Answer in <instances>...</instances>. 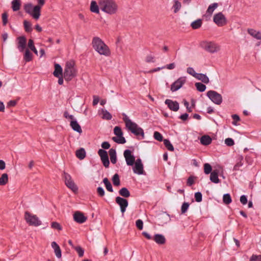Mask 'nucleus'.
Masks as SVG:
<instances>
[{"label":"nucleus","instance_id":"54","mask_svg":"<svg viewBox=\"0 0 261 261\" xmlns=\"http://www.w3.org/2000/svg\"><path fill=\"white\" fill-rule=\"evenodd\" d=\"M195 201L197 202H200L202 200V195L201 192H197L194 195Z\"/></svg>","mask_w":261,"mask_h":261},{"label":"nucleus","instance_id":"46","mask_svg":"<svg viewBox=\"0 0 261 261\" xmlns=\"http://www.w3.org/2000/svg\"><path fill=\"white\" fill-rule=\"evenodd\" d=\"M204 172L205 174H208L212 172V167L208 163H205L204 164Z\"/></svg>","mask_w":261,"mask_h":261},{"label":"nucleus","instance_id":"19","mask_svg":"<svg viewBox=\"0 0 261 261\" xmlns=\"http://www.w3.org/2000/svg\"><path fill=\"white\" fill-rule=\"evenodd\" d=\"M17 47L20 52H23L26 47L27 39L24 36L17 38Z\"/></svg>","mask_w":261,"mask_h":261},{"label":"nucleus","instance_id":"25","mask_svg":"<svg viewBox=\"0 0 261 261\" xmlns=\"http://www.w3.org/2000/svg\"><path fill=\"white\" fill-rule=\"evenodd\" d=\"M247 32L253 38L257 40H261V32L253 29H248Z\"/></svg>","mask_w":261,"mask_h":261},{"label":"nucleus","instance_id":"53","mask_svg":"<svg viewBox=\"0 0 261 261\" xmlns=\"http://www.w3.org/2000/svg\"><path fill=\"white\" fill-rule=\"evenodd\" d=\"M231 117L233 119L232 124L235 126L238 125L237 122L240 121V118L239 116L237 114H233L231 115Z\"/></svg>","mask_w":261,"mask_h":261},{"label":"nucleus","instance_id":"62","mask_svg":"<svg viewBox=\"0 0 261 261\" xmlns=\"http://www.w3.org/2000/svg\"><path fill=\"white\" fill-rule=\"evenodd\" d=\"M97 193L100 197H103L105 194V191L103 188L101 187H98L97 188Z\"/></svg>","mask_w":261,"mask_h":261},{"label":"nucleus","instance_id":"9","mask_svg":"<svg viewBox=\"0 0 261 261\" xmlns=\"http://www.w3.org/2000/svg\"><path fill=\"white\" fill-rule=\"evenodd\" d=\"M213 21L218 27L224 26L227 23V18L222 12H218L214 15Z\"/></svg>","mask_w":261,"mask_h":261},{"label":"nucleus","instance_id":"35","mask_svg":"<svg viewBox=\"0 0 261 261\" xmlns=\"http://www.w3.org/2000/svg\"><path fill=\"white\" fill-rule=\"evenodd\" d=\"M119 194L124 198H128L130 196V194L129 190L125 187L122 188L119 191Z\"/></svg>","mask_w":261,"mask_h":261},{"label":"nucleus","instance_id":"7","mask_svg":"<svg viewBox=\"0 0 261 261\" xmlns=\"http://www.w3.org/2000/svg\"><path fill=\"white\" fill-rule=\"evenodd\" d=\"M206 96L215 104L220 105L222 102V96L217 91L214 90H210L207 92Z\"/></svg>","mask_w":261,"mask_h":261},{"label":"nucleus","instance_id":"16","mask_svg":"<svg viewBox=\"0 0 261 261\" xmlns=\"http://www.w3.org/2000/svg\"><path fill=\"white\" fill-rule=\"evenodd\" d=\"M159 225H163L170 220V215L166 212L159 214L156 218Z\"/></svg>","mask_w":261,"mask_h":261},{"label":"nucleus","instance_id":"11","mask_svg":"<svg viewBox=\"0 0 261 261\" xmlns=\"http://www.w3.org/2000/svg\"><path fill=\"white\" fill-rule=\"evenodd\" d=\"M186 82L185 76H181L173 82L170 87L172 92H175L181 88Z\"/></svg>","mask_w":261,"mask_h":261},{"label":"nucleus","instance_id":"41","mask_svg":"<svg viewBox=\"0 0 261 261\" xmlns=\"http://www.w3.org/2000/svg\"><path fill=\"white\" fill-rule=\"evenodd\" d=\"M164 145L167 148V149L170 151H173L174 150V147L173 145L171 144L169 140L168 139H164L163 140Z\"/></svg>","mask_w":261,"mask_h":261},{"label":"nucleus","instance_id":"57","mask_svg":"<svg viewBox=\"0 0 261 261\" xmlns=\"http://www.w3.org/2000/svg\"><path fill=\"white\" fill-rule=\"evenodd\" d=\"M136 226L139 230H142L143 228V222L141 219H138L136 221Z\"/></svg>","mask_w":261,"mask_h":261},{"label":"nucleus","instance_id":"63","mask_svg":"<svg viewBox=\"0 0 261 261\" xmlns=\"http://www.w3.org/2000/svg\"><path fill=\"white\" fill-rule=\"evenodd\" d=\"M187 71L189 74H190V75H192L193 76H194L195 77V76H196V75L198 74L197 73H196L194 69L192 67H189L187 68Z\"/></svg>","mask_w":261,"mask_h":261},{"label":"nucleus","instance_id":"22","mask_svg":"<svg viewBox=\"0 0 261 261\" xmlns=\"http://www.w3.org/2000/svg\"><path fill=\"white\" fill-rule=\"evenodd\" d=\"M100 9L99 1L98 2V3L95 1L91 2L90 10L92 12L96 14H99Z\"/></svg>","mask_w":261,"mask_h":261},{"label":"nucleus","instance_id":"2","mask_svg":"<svg viewBox=\"0 0 261 261\" xmlns=\"http://www.w3.org/2000/svg\"><path fill=\"white\" fill-rule=\"evenodd\" d=\"M123 120L125 123L126 127L132 134L137 137L141 136V139L144 138V130L134 122H133L128 116L125 114L122 113Z\"/></svg>","mask_w":261,"mask_h":261},{"label":"nucleus","instance_id":"10","mask_svg":"<svg viewBox=\"0 0 261 261\" xmlns=\"http://www.w3.org/2000/svg\"><path fill=\"white\" fill-rule=\"evenodd\" d=\"M133 172L138 175H146V173L143 169V164L140 159H137L133 165Z\"/></svg>","mask_w":261,"mask_h":261},{"label":"nucleus","instance_id":"36","mask_svg":"<svg viewBox=\"0 0 261 261\" xmlns=\"http://www.w3.org/2000/svg\"><path fill=\"white\" fill-rule=\"evenodd\" d=\"M102 182L105 184L106 189L109 192H113V189L112 187V185L108 178L105 177V178H103Z\"/></svg>","mask_w":261,"mask_h":261},{"label":"nucleus","instance_id":"21","mask_svg":"<svg viewBox=\"0 0 261 261\" xmlns=\"http://www.w3.org/2000/svg\"><path fill=\"white\" fill-rule=\"evenodd\" d=\"M70 125L74 131L79 134L82 133V128L76 119L71 120Z\"/></svg>","mask_w":261,"mask_h":261},{"label":"nucleus","instance_id":"55","mask_svg":"<svg viewBox=\"0 0 261 261\" xmlns=\"http://www.w3.org/2000/svg\"><path fill=\"white\" fill-rule=\"evenodd\" d=\"M23 24L26 32H30L32 31V29L31 28V24L30 22L27 20H24L23 22Z\"/></svg>","mask_w":261,"mask_h":261},{"label":"nucleus","instance_id":"28","mask_svg":"<svg viewBox=\"0 0 261 261\" xmlns=\"http://www.w3.org/2000/svg\"><path fill=\"white\" fill-rule=\"evenodd\" d=\"M109 152L111 163L113 164H116L117 162V153L116 149L114 148H111L109 150Z\"/></svg>","mask_w":261,"mask_h":261},{"label":"nucleus","instance_id":"43","mask_svg":"<svg viewBox=\"0 0 261 261\" xmlns=\"http://www.w3.org/2000/svg\"><path fill=\"white\" fill-rule=\"evenodd\" d=\"M102 119H106L107 120H110L112 119V116L111 114V113L110 112H109L107 110L102 109Z\"/></svg>","mask_w":261,"mask_h":261},{"label":"nucleus","instance_id":"13","mask_svg":"<svg viewBox=\"0 0 261 261\" xmlns=\"http://www.w3.org/2000/svg\"><path fill=\"white\" fill-rule=\"evenodd\" d=\"M123 155L127 165L133 166L136 162V160L132 151L129 149H126L124 151Z\"/></svg>","mask_w":261,"mask_h":261},{"label":"nucleus","instance_id":"17","mask_svg":"<svg viewBox=\"0 0 261 261\" xmlns=\"http://www.w3.org/2000/svg\"><path fill=\"white\" fill-rule=\"evenodd\" d=\"M165 103L171 111L176 112L179 110V103L177 101H173L171 99H167L165 101Z\"/></svg>","mask_w":261,"mask_h":261},{"label":"nucleus","instance_id":"27","mask_svg":"<svg viewBox=\"0 0 261 261\" xmlns=\"http://www.w3.org/2000/svg\"><path fill=\"white\" fill-rule=\"evenodd\" d=\"M218 4L217 3H214L211 4L210 5L208 6L206 10V14L210 16H211L213 14L214 11L218 8Z\"/></svg>","mask_w":261,"mask_h":261},{"label":"nucleus","instance_id":"26","mask_svg":"<svg viewBox=\"0 0 261 261\" xmlns=\"http://www.w3.org/2000/svg\"><path fill=\"white\" fill-rule=\"evenodd\" d=\"M200 141L202 145L207 146L212 143V139L210 136L204 135L200 138Z\"/></svg>","mask_w":261,"mask_h":261},{"label":"nucleus","instance_id":"23","mask_svg":"<svg viewBox=\"0 0 261 261\" xmlns=\"http://www.w3.org/2000/svg\"><path fill=\"white\" fill-rule=\"evenodd\" d=\"M153 240L159 245L164 244L166 242L165 237L162 234L156 233L155 234Z\"/></svg>","mask_w":261,"mask_h":261},{"label":"nucleus","instance_id":"8","mask_svg":"<svg viewBox=\"0 0 261 261\" xmlns=\"http://www.w3.org/2000/svg\"><path fill=\"white\" fill-rule=\"evenodd\" d=\"M77 69L75 66H65L64 70V78L66 81H70L76 76Z\"/></svg>","mask_w":261,"mask_h":261},{"label":"nucleus","instance_id":"48","mask_svg":"<svg viewBox=\"0 0 261 261\" xmlns=\"http://www.w3.org/2000/svg\"><path fill=\"white\" fill-rule=\"evenodd\" d=\"M153 137L155 140L160 142H162L164 140L162 135L160 132L157 131H155L154 132Z\"/></svg>","mask_w":261,"mask_h":261},{"label":"nucleus","instance_id":"64","mask_svg":"<svg viewBox=\"0 0 261 261\" xmlns=\"http://www.w3.org/2000/svg\"><path fill=\"white\" fill-rule=\"evenodd\" d=\"M240 202L243 205L246 204L248 202L247 196L245 195H243L241 196Z\"/></svg>","mask_w":261,"mask_h":261},{"label":"nucleus","instance_id":"44","mask_svg":"<svg viewBox=\"0 0 261 261\" xmlns=\"http://www.w3.org/2000/svg\"><path fill=\"white\" fill-rule=\"evenodd\" d=\"M223 201L225 204H230L232 201L230 195L228 193L224 194L223 196Z\"/></svg>","mask_w":261,"mask_h":261},{"label":"nucleus","instance_id":"33","mask_svg":"<svg viewBox=\"0 0 261 261\" xmlns=\"http://www.w3.org/2000/svg\"><path fill=\"white\" fill-rule=\"evenodd\" d=\"M195 78L201 81L204 84H208L209 83L208 77L204 74L198 73L196 76H195Z\"/></svg>","mask_w":261,"mask_h":261},{"label":"nucleus","instance_id":"29","mask_svg":"<svg viewBox=\"0 0 261 261\" xmlns=\"http://www.w3.org/2000/svg\"><path fill=\"white\" fill-rule=\"evenodd\" d=\"M173 5L172 7V9L173 10L174 13H177L181 8V4L178 0H173Z\"/></svg>","mask_w":261,"mask_h":261},{"label":"nucleus","instance_id":"12","mask_svg":"<svg viewBox=\"0 0 261 261\" xmlns=\"http://www.w3.org/2000/svg\"><path fill=\"white\" fill-rule=\"evenodd\" d=\"M64 174L65 183L67 187L70 189L73 192H77L78 190V188L75 185L74 181L72 180L71 176L69 174L65 172L64 173Z\"/></svg>","mask_w":261,"mask_h":261},{"label":"nucleus","instance_id":"47","mask_svg":"<svg viewBox=\"0 0 261 261\" xmlns=\"http://www.w3.org/2000/svg\"><path fill=\"white\" fill-rule=\"evenodd\" d=\"M114 133L117 137L123 136V132L120 126H116L114 128Z\"/></svg>","mask_w":261,"mask_h":261},{"label":"nucleus","instance_id":"31","mask_svg":"<svg viewBox=\"0 0 261 261\" xmlns=\"http://www.w3.org/2000/svg\"><path fill=\"white\" fill-rule=\"evenodd\" d=\"M76 157L80 160H83L86 156V151L84 148H80L76 151Z\"/></svg>","mask_w":261,"mask_h":261},{"label":"nucleus","instance_id":"52","mask_svg":"<svg viewBox=\"0 0 261 261\" xmlns=\"http://www.w3.org/2000/svg\"><path fill=\"white\" fill-rule=\"evenodd\" d=\"M51 227L53 229H57L59 231L62 229V226L57 222H53L51 223Z\"/></svg>","mask_w":261,"mask_h":261},{"label":"nucleus","instance_id":"42","mask_svg":"<svg viewBox=\"0 0 261 261\" xmlns=\"http://www.w3.org/2000/svg\"><path fill=\"white\" fill-rule=\"evenodd\" d=\"M195 85L197 90L200 92H204L206 88V86L204 84L200 82L196 83Z\"/></svg>","mask_w":261,"mask_h":261},{"label":"nucleus","instance_id":"6","mask_svg":"<svg viewBox=\"0 0 261 261\" xmlns=\"http://www.w3.org/2000/svg\"><path fill=\"white\" fill-rule=\"evenodd\" d=\"M25 11L30 14L32 17L35 19H38L40 15V6H35L33 7L31 4H28L24 6Z\"/></svg>","mask_w":261,"mask_h":261},{"label":"nucleus","instance_id":"58","mask_svg":"<svg viewBox=\"0 0 261 261\" xmlns=\"http://www.w3.org/2000/svg\"><path fill=\"white\" fill-rule=\"evenodd\" d=\"M250 261H261V255L252 254L250 257Z\"/></svg>","mask_w":261,"mask_h":261},{"label":"nucleus","instance_id":"14","mask_svg":"<svg viewBox=\"0 0 261 261\" xmlns=\"http://www.w3.org/2000/svg\"><path fill=\"white\" fill-rule=\"evenodd\" d=\"M98 154L100 157L103 165L106 168H108L110 165V161L107 152L103 149H99Z\"/></svg>","mask_w":261,"mask_h":261},{"label":"nucleus","instance_id":"56","mask_svg":"<svg viewBox=\"0 0 261 261\" xmlns=\"http://www.w3.org/2000/svg\"><path fill=\"white\" fill-rule=\"evenodd\" d=\"M74 249L78 253L80 257H82L84 255V250L81 246H77L74 247Z\"/></svg>","mask_w":261,"mask_h":261},{"label":"nucleus","instance_id":"15","mask_svg":"<svg viewBox=\"0 0 261 261\" xmlns=\"http://www.w3.org/2000/svg\"><path fill=\"white\" fill-rule=\"evenodd\" d=\"M115 201L120 207V211L122 214L126 211V207L128 206V200L120 196H117L115 198Z\"/></svg>","mask_w":261,"mask_h":261},{"label":"nucleus","instance_id":"1","mask_svg":"<svg viewBox=\"0 0 261 261\" xmlns=\"http://www.w3.org/2000/svg\"><path fill=\"white\" fill-rule=\"evenodd\" d=\"M91 44L93 49L99 55L105 57L111 56V51L110 48L99 37H93Z\"/></svg>","mask_w":261,"mask_h":261},{"label":"nucleus","instance_id":"34","mask_svg":"<svg viewBox=\"0 0 261 261\" xmlns=\"http://www.w3.org/2000/svg\"><path fill=\"white\" fill-rule=\"evenodd\" d=\"M175 66H161L158 67V68H153L148 71H144V73H151L153 72H157L160 71L161 69H164L165 68H167L168 69H173Z\"/></svg>","mask_w":261,"mask_h":261},{"label":"nucleus","instance_id":"38","mask_svg":"<svg viewBox=\"0 0 261 261\" xmlns=\"http://www.w3.org/2000/svg\"><path fill=\"white\" fill-rule=\"evenodd\" d=\"M202 23V19H198L193 21L191 24V26L193 29H198L201 27Z\"/></svg>","mask_w":261,"mask_h":261},{"label":"nucleus","instance_id":"24","mask_svg":"<svg viewBox=\"0 0 261 261\" xmlns=\"http://www.w3.org/2000/svg\"><path fill=\"white\" fill-rule=\"evenodd\" d=\"M219 171L218 170H214L212 171L210 175V180L215 184H218L220 182L219 179Z\"/></svg>","mask_w":261,"mask_h":261},{"label":"nucleus","instance_id":"59","mask_svg":"<svg viewBox=\"0 0 261 261\" xmlns=\"http://www.w3.org/2000/svg\"><path fill=\"white\" fill-rule=\"evenodd\" d=\"M196 178V177L194 176H190L188 177L187 181V185L188 186H191L194 184V179Z\"/></svg>","mask_w":261,"mask_h":261},{"label":"nucleus","instance_id":"20","mask_svg":"<svg viewBox=\"0 0 261 261\" xmlns=\"http://www.w3.org/2000/svg\"><path fill=\"white\" fill-rule=\"evenodd\" d=\"M51 246L54 249L56 257L58 258H61L62 251L59 245L56 242L54 241L51 242Z\"/></svg>","mask_w":261,"mask_h":261},{"label":"nucleus","instance_id":"37","mask_svg":"<svg viewBox=\"0 0 261 261\" xmlns=\"http://www.w3.org/2000/svg\"><path fill=\"white\" fill-rule=\"evenodd\" d=\"M20 0H13L12 2V8L14 11H18L20 9Z\"/></svg>","mask_w":261,"mask_h":261},{"label":"nucleus","instance_id":"3","mask_svg":"<svg viewBox=\"0 0 261 261\" xmlns=\"http://www.w3.org/2000/svg\"><path fill=\"white\" fill-rule=\"evenodd\" d=\"M100 10L109 15L115 14L118 10V6L114 0H99Z\"/></svg>","mask_w":261,"mask_h":261},{"label":"nucleus","instance_id":"51","mask_svg":"<svg viewBox=\"0 0 261 261\" xmlns=\"http://www.w3.org/2000/svg\"><path fill=\"white\" fill-rule=\"evenodd\" d=\"M28 47L29 48H30V49L31 50H32L33 52H34V53H35L36 54H37V50L36 49V48L34 45V41L33 40L30 39L29 40Z\"/></svg>","mask_w":261,"mask_h":261},{"label":"nucleus","instance_id":"39","mask_svg":"<svg viewBox=\"0 0 261 261\" xmlns=\"http://www.w3.org/2000/svg\"><path fill=\"white\" fill-rule=\"evenodd\" d=\"M9 181L8 175L7 173H3L0 177V186L6 185Z\"/></svg>","mask_w":261,"mask_h":261},{"label":"nucleus","instance_id":"5","mask_svg":"<svg viewBox=\"0 0 261 261\" xmlns=\"http://www.w3.org/2000/svg\"><path fill=\"white\" fill-rule=\"evenodd\" d=\"M24 218L27 223L30 226H38L41 224L38 217L28 211L24 212Z\"/></svg>","mask_w":261,"mask_h":261},{"label":"nucleus","instance_id":"30","mask_svg":"<svg viewBox=\"0 0 261 261\" xmlns=\"http://www.w3.org/2000/svg\"><path fill=\"white\" fill-rule=\"evenodd\" d=\"M243 156L242 155H239L237 160V163L233 167V171H238L239 170V168L243 165Z\"/></svg>","mask_w":261,"mask_h":261},{"label":"nucleus","instance_id":"61","mask_svg":"<svg viewBox=\"0 0 261 261\" xmlns=\"http://www.w3.org/2000/svg\"><path fill=\"white\" fill-rule=\"evenodd\" d=\"M225 143L228 146H232L234 144V142L232 138H228L225 140Z\"/></svg>","mask_w":261,"mask_h":261},{"label":"nucleus","instance_id":"50","mask_svg":"<svg viewBox=\"0 0 261 261\" xmlns=\"http://www.w3.org/2000/svg\"><path fill=\"white\" fill-rule=\"evenodd\" d=\"M190 204L188 202H184L181 207V214L186 213L189 207Z\"/></svg>","mask_w":261,"mask_h":261},{"label":"nucleus","instance_id":"4","mask_svg":"<svg viewBox=\"0 0 261 261\" xmlns=\"http://www.w3.org/2000/svg\"><path fill=\"white\" fill-rule=\"evenodd\" d=\"M199 46L205 51L211 54L217 53L220 49V45L213 41L203 40L200 42Z\"/></svg>","mask_w":261,"mask_h":261},{"label":"nucleus","instance_id":"40","mask_svg":"<svg viewBox=\"0 0 261 261\" xmlns=\"http://www.w3.org/2000/svg\"><path fill=\"white\" fill-rule=\"evenodd\" d=\"M112 140L116 143L118 144H124L126 143V139L123 136H119V137H114L112 138Z\"/></svg>","mask_w":261,"mask_h":261},{"label":"nucleus","instance_id":"32","mask_svg":"<svg viewBox=\"0 0 261 261\" xmlns=\"http://www.w3.org/2000/svg\"><path fill=\"white\" fill-rule=\"evenodd\" d=\"M53 74L57 77L64 75V72H63L62 66H55Z\"/></svg>","mask_w":261,"mask_h":261},{"label":"nucleus","instance_id":"45","mask_svg":"<svg viewBox=\"0 0 261 261\" xmlns=\"http://www.w3.org/2000/svg\"><path fill=\"white\" fill-rule=\"evenodd\" d=\"M113 184L115 186H118L120 185L119 176L117 173L115 174L112 177Z\"/></svg>","mask_w":261,"mask_h":261},{"label":"nucleus","instance_id":"60","mask_svg":"<svg viewBox=\"0 0 261 261\" xmlns=\"http://www.w3.org/2000/svg\"><path fill=\"white\" fill-rule=\"evenodd\" d=\"M8 15L6 12H4V13L2 14V18L3 21V24L4 25H6L8 23Z\"/></svg>","mask_w":261,"mask_h":261},{"label":"nucleus","instance_id":"18","mask_svg":"<svg viewBox=\"0 0 261 261\" xmlns=\"http://www.w3.org/2000/svg\"><path fill=\"white\" fill-rule=\"evenodd\" d=\"M73 219L76 222L82 224L87 220V218L82 212L77 211L73 214Z\"/></svg>","mask_w":261,"mask_h":261},{"label":"nucleus","instance_id":"49","mask_svg":"<svg viewBox=\"0 0 261 261\" xmlns=\"http://www.w3.org/2000/svg\"><path fill=\"white\" fill-rule=\"evenodd\" d=\"M32 55L31 53L28 49H26L24 55V60L27 62H29L32 60Z\"/></svg>","mask_w":261,"mask_h":261}]
</instances>
